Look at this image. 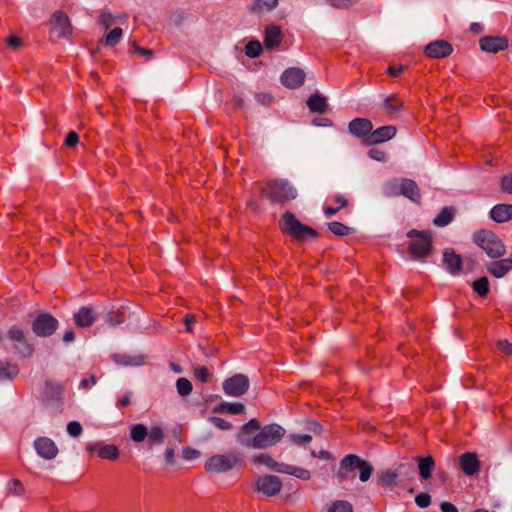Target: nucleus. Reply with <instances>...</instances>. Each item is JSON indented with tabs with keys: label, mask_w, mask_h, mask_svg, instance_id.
Listing matches in <instances>:
<instances>
[{
	"label": "nucleus",
	"mask_w": 512,
	"mask_h": 512,
	"mask_svg": "<svg viewBox=\"0 0 512 512\" xmlns=\"http://www.w3.org/2000/svg\"><path fill=\"white\" fill-rule=\"evenodd\" d=\"M285 432V429L276 423L260 427V422L253 418L242 426L237 441L246 448L266 449L279 443Z\"/></svg>",
	"instance_id": "obj_1"
},
{
	"label": "nucleus",
	"mask_w": 512,
	"mask_h": 512,
	"mask_svg": "<svg viewBox=\"0 0 512 512\" xmlns=\"http://www.w3.org/2000/svg\"><path fill=\"white\" fill-rule=\"evenodd\" d=\"M354 470H359V479L362 482H366L370 479L374 468L369 462L359 456L349 454L340 461V471L338 472L337 477L340 481H344L349 478L348 472H352Z\"/></svg>",
	"instance_id": "obj_2"
},
{
	"label": "nucleus",
	"mask_w": 512,
	"mask_h": 512,
	"mask_svg": "<svg viewBox=\"0 0 512 512\" xmlns=\"http://www.w3.org/2000/svg\"><path fill=\"white\" fill-rule=\"evenodd\" d=\"M473 240L491 258H500L506 253V247L504 243L492 231H476L473 234Z\"/></svg>",
	"instance_id": "obj_3"
},
{
	"label": "nucleus",
	"mask_w": 512,
	"mask_h": 512,
	"mask_svg": "<svg viewBox=\"0 0 512 512\" xmlns=\"http://www.w3.org/2000/svg\"><path fill=\"white\" fill-rule=\"evenodd\" d=\"M263 193L273 202L291 201L297 197V190L284 179L269 181L263 188Z\"/></svg>",
	"instance_id": "obj_4"
},
{
	"label": "nucleus",
	"mask_w": 512,
	"mask_h": 512,
	"mask_svg": "<svg viewBox=\"0 0 512 512\" xmlns=\"http://www.w3.org/2000/svg\"><path fill=\"white\" fill-rule=\"evenodd\" d=\"M281 228L284 232L293 235L296 239L302 241L307 237H316L317 232L307 225L301 224L296 217L286 212L281 221Z\"/></svg>",
	"instance_id": "obj_5"
},
{
	"label": "nucleus",
	"mask_w": 512,
	"mask_h": 512,
	"mask_svg": "<svg viewBox=\"0 0 512 512\" xmlns=\"http://www.w3.org/2000/svg\"><path fill=\"white\" fill-rule=\"evenodd\" d=\"M407 237L415 238L409 244V252L415 258L426 257L431 252V234L427 231L415 229L407 233Z\"/></svg>",
	"instance_id": "obj_6"
},
{
	"label": "nucleus",
	"mask_w": 512,
	"mask_h": 512,
	"mask_svg": "<svg viewBox=\"0 0 512 512\" xmlns=\"http://www.w3.org/2000/svg\"><path fill=\"white\" fill-rule=\"evenodd\" d=\"M6 338L13 342V348L23 358L30 359L33 356V347L26 339L22 328L11 326L6 332Z\"/></svg>",
	"instance_id": "obj_7"
},
{
	"label": "nucleus",
	"mask_w": 512,
	"mask_h": 512,
	"mask_svg": "<svg viewBox=\"0 0 512 512\" xmlns=\"http://www.w3.org/2000/svg\"><path fill=\"white\" fill-rule=\"evenodd\" d=\"M238 461L239 459L235 453L230 455L218 454L206 461L205 468L210 473H225L231 470Z\"/></svg>",
	"instance_id": "obj_8"
},
{
	"label": "nucleus",
	"mask_w": 512,
	"mask_h": 512,
	"mask_svg": "<svg viewBox=\"0 0 512 512\" xmlns=\"http://www.w3.org/2000/svg\"><path fill=\"white\" fill-rule=\"evenodd\" d=\"M59 325L58 320L49 313L39 314L32 323V331L39 337H49L54 334Z\"/></svg>",
	"instance_id": "obj_9"
},
{
	"label": "nucleus",
	"mask_w": 512,
	"mask_h": 512,
	"mask_svg": "<svg viewBox=\"0 0 512 512\" xmlns=\"http://www.w3.org/2000/svg\"><path fill=\"white\" fill-rule=\"evenodd\" d=\"M249 378L244 374H236L227 378L223 384V391L227 396L240 397L249 389Z\"/></svg>",
	"instance_id": "obj_10"
},
{
	"label": "nucleus",
	"mask_w": 512,
	"mask_h": 512,
	"mask_svg": "<svg viewBox=\"0 0 512 512\" xmlns=\"http://www.w3.org/2000/svg\"><path fill=\"white\" fill-rule=\"evenodd\" d=\"M50 30L60 38H67L71 35L70 20L62 11H56L49 21Z\"/></svg>",
	"instance_id": "obj_11"
},
{
	"label": "nucleus",
	"mask_w": 512,
	"mask_h": 512,
	"mask_svg": "<svg viewBox=\"0 0 512 512\" xmlns=\"http://www.w3.org/2000/svg\"><path fill=\"white\" fill-rule=\"evenodd\" d=\"M281 488V480L274 475H265L259 477L256 481V489L269 497L277 495L281 491Z\"/></svg>",
	"instance_id": "obj_12"
},
{
	"label": "nucleus",
	"mask_w": 512,
	"mask_h": 512,
	"mask_svg": "<svg viewBox=\"0 0 512 512\" xmlns=\"http://www.w3.org/2000/svg\"><path fill=\"white\" fill-rule=\"evenodd\" d=\"M39 457L45 460H52L58 454V448L55 442L48 437H38L33 443Z\"/></svg>",
	"instance_id": "obj_13"
},
{
	"label": "nucleus",
	"mask_w": 512,
	"mask_h": 512,
	"mask_svg": "<svg viewBox=\"0 0 512 512\" xmlns=\"http://www.w3.org/2000/svg\"><path fill=\"white\" fill-rule=\"evenodd\" d=\"M304 81L305 73L302 69L297 67L288 68L281 75V83L289 89L301 87Z\"/></svg>",
	"instance_id": "obj_14"
},
{
	"label": "nucleus",
	"mask_w": 512,
	"mask_h": 512,
	"mask_svg": "<svg viewBox=\"0 0 512 512\" xmlns=\"http://www.w3.org/2000/svg\"><path fill=\"white\" fill-rule=\"evenodd\" d=\"M453 51L452 45L446 40H436L430 42L425 47V54L434 59H441L448 57Z\"/></svg>",
	"instance_id": "obj_15"
},
{
	"label": "nucleus",
	"mask_w": 512,
	"mask_h": 512,
	"mask_svg": "<svg viewBox=\"0 0 512 512\" xmlns=\"http://www.w3.org/2000/svg\"><path fill=\"white\" fill-rule=\"evenodd\" d=\"M479 44L482 51L495 54L508 47V39L504 36H485Z\"/></svg>",
	"instance_id": "obj_16"
},
{
	"label": "nucleus",
	"mask_w": 512,
	"mask_h": 512,
	"mask_svg": "<svg viewBox=\"0 0 512 512\" xmlns=\"http://www.w3.org/2000/svg\"><path fill=\"white\" fill-rule=\"evenodd\" d=\"M396 135V127L392 125L382 126L372 130L365 142L369 145L380 144L392 139Z\"/></svg>",
	"instance_id": "obj_17"
},
{
	"label": "nucleus",
	"mask_w": 512,
	"mask_h": 512,
	"mask_svg": "<svg viewBox=\"0 0 512 512\" xmlns=\"http://www.w3.org/2000/svg\"><path fill=\"white\" fill-rule=\"evenodd\" d=\"M443 265L451 275H457L463 266L460 255L456 254L452 249L443 251Z\"/></svg>",
	"instance_id": "obj_18"
},
{
	"label": "nucleus",
	"mask_w": 512,
	"mask_h": 512,
	"mask_svg": "<svg viewBox=\"0 0 512 512\" xmlns=\"http://www.w3.org/2000/svg\"><path fill=\"white\" fill-rule=\"evenodd\" d=\"M459 464L467 476H473L477 474L480 470V462L478 460L477 454L473 452H468L459 457Z\"/></svg>",
	"instance_id": "obj_19"
},
{
	"label": "nucleus",
	"mask_w": 512,
	"mask_h": 512,
	"mask_svg": "<svg viewBox=\"0 0 512 512\" xmlns=\"http://www.w3.org/2000/svg\"><path fill=\"white\" fill-rule=\"evenodd\" d=\"M348 128L352 135L357 137L366 136L367 138L373 129V124L366 118H356L349 123Z\"/></svg>",
	"instance_id": "obj_20"
},
{
	"label": "nucleus",
	"mask_w": 512,
	"mask_h": 512,
	"mask_svg": "<svg viewBox=\"0 0 512 512\" xmlns=\"http://www.w3.org/2000/svg\"><path fill=\"white\" fill-rule=\"evenodd\" d=\"M487 271L496 278L504 277L512 270V259L506 258L490 262L486 265Z\"/></svg>",
	"instance_id": "obj_21"
},
{
	"label": "nucleus",
	"mask_w": 512,
	"mask_h": 512,
	"mask_svg": "<svg viewBox=\"0 0 512 512\" xmlns=\"http://www.w3.org/2000/svg\"><path fill=\"white\" fill-rule=\"evenodd\" d=\"M96 319V313L92 307L83 306L74 314V321L78 327H89Z\"/></svg>",
	"instance_id": "obj_22"
},
{
	"label": "nucleus",
	"mask_w": 512,
	"mask_h": 512,
	"mask_svg": "<svg viewBox=\"0 0 512 512\" xmlns=\"http://www.w3.org/2000/svg\"><path fill=\"white\" fill-rule=\"evenodd\" d=\"M490 216L495 222H507L512 218V205L497 204L491 209Z\"/></svg>",
	"instance_id": "obj_23"
},
{
	"label": "nucleus",
	"mask_w": 512,
	"mask_h": 512,
	"mask_svg": "<svg viewBox=\"0 0 512 512\" xmlns=\"http://www.w3.org/2000/svg\"><path fill=\"white\" fill-rule=\"evenodd\" d=\"M282 41V33L278 26L271 25L266 28L264 44L269 49H274L279 46Z\"/></svg>",
	"instance_id": "obj_24"
},
{
	"label": "nucleus",
	"mask_w": 512,
	"mask_h": 512,
	"mask_svg": "<svg viewBox=\"0 0 512 512\" xmlns=\"http://www.w3.org/2000/svg\"><path fill=\"white\" fill-rule=\"evenodd\" d=\"M415 461L418 463V470L423 480H428L432 476V471L435 466V461L432 456L415 457Z\"/></svg>",
	"instance_id": "obj_25"
},
{
	"label": "nucleus",
	"mask_w": 512,
	"mask_h": 512,
	"mask_svg": "<svg viewBox=\"0 0 512 512\" xmlns=\"http://www.w3.org/2000/svg\"><path fill=\"white\" fill-rule=\"evenodd\" d=\"M400 193L414 202H418L420 199L418 185L410 179H401Z\"/></svg>",
	"instance_id": "obj_26"
},
{
	"label": "nucleus",
	"mask_w": 512,
	"mask_h": 512,
	"mask_svg": "<svg viewBox=\"0 0 512 512\" xmlns=\"http://www.w3.org/2000/svg\"><path fill=\"white\" fill-rule=\"evenodd\" d=\"M278 472L292 475L303 481H308L311 478V473L307 469L283 463H281V467L278 469Z\"/></svg>",
	"instance_id": "obj_27"
},
{
	"label": "nucleus",
	"mask_w": 512,
	"mask_h": 512,
	"mask_svg": "<svg viewBox=\"0 0 512 512\" xmlns=\"http://www.w3.org/2000/svg\"><path fill=\"white\" fill-rule=\"evenodd\" d=\"M378 484L384 487L393 488L398 485L399 477L395 469H386L377 474Z\"/></svg>",
	"instance_id": "obj_28"
},
{
	"label": "nucleus",
	"mask_w": 512,
	"mask_h": 512,
	"mask_svg": "<svg viewBox=\"0 0 512 512\" xmlns=\"http://www.w3.org/2000/svg\"><path fill=\"white\" fill-rule=\"evenodd\" d=\"M245 411V406L241 403L222 402L213 408L214 413H228L230 415L241 414Z\"/></svg>",
	"instance_id": "obj_29"
},
{
	"label": "nucleus",
	"mask_w": 512,
	"mask_h": 512,
	"mask_svg": "<svg viewBox=\"0 0 512 512\" xmlns=\"http://www.w3.org/2000/svg\"><path fill=\"white\" fill-rule=\"evenodd\" d=\"M114 360L117 364L123 366L137 367L141 366L145 362V357L142 355H115Z\"/></svg>",
	"instance_id": "obj_30"
},
{
	"label": "nucleus",
	"mask_w": 512,
	"mask_h": 512,
	"mask_svg": "<svg viewBox=\"0 0 512 512\" xmlns=\"http://www.w3.org/2000/svg\"><path fill=\"white\" fill-rule=\"evenodd\" d=\"M307 105L314 113H324L327 110L326 99L319 94L311 95L307 100Z\"/></svg>",
	"instance_id": "obj_31"
},
{
	"label": "nucleus",
	"mask_w": 512,
	"mask_h": 512,
	"mask_svg": "<svg viewBox=\"0 0 512 512\" xmlns=\"http://www.w3.org/2000/svg\"><path fill=\"white\" fill-rule=\"evenodd\" d=\"M454 209L451 207H444L441 212L434 218L433 223L438 227L447 226L454 217Z\"/></svg>",
	"instance_id": "obj_32"
},
{
	"label": "nucleus",
	"mask_w": 512,
	"mask_h": 512,
	"mask_svg": "<svg viewBox=\"0 0 512 512\" xmlns=\"http://www.w3.org/2000/svg\"><path fill=\"white\" fill-rule=\"evenodd\" d=\"M19 374V369L16 365L8 362H0V381L13 380Z\"/></svg>",
	"instance_id": "obj_33"
},
{
	"label": "nucleus",
	"mask_w": 512,
	"mask_h": 512,
	"mask_svg": "<svg viewBox=\"0 0 512 512\" xmlns=\"http://www.w3.org/2000/svg\"><path fill=\"white\" fill-rule=\"evenodd\" d=\"M278 4V0H253L251 11L255 13L268 12L274 9Z\"/></svg>",
	"instance_id": "obj_34"
},
{
	"label": "nucleus",
	"mask_w": 512,
	"mask_h": 512,
	"mask_svg": "<svg viewBox=\"0 0 512 512\" xmlns=\"http://www.w3.org/2000/svg\"><path fill=\"white\" fill-rule=\"evenodd\" d=\"M98 454L103 459L115 460L119 456V450L117 446L112 444L98 445Z\"/></svg>",
	"instance_id": "obj_35"
},
{
	"label": "nucleus",
	"mask_w": 512,
	"mask_h": 512,
	"mask_svg": "<svg viewBox=\"0 0 512 512\" xmlns=\"http://www.w3.org/2000/svg\"><path fill=\"white\" fill-rule=\"evenodd\" d=\"M395 471L399 478L405 479V480H412L414 479V466L410 462H403L397 465L395 468Z\"/></svg>",
	"instance_id": "obj_36"
},
{
	"label": "nucleus",
	"mask_w": 512,
	"mask_h": 512,
	"mask_svg": "<svg viewBox=\"0 0 512 512\" xmlns=\"http://www.w3.org/2000/svg\"><path fill=\"white\" fill-rule=\"evenodd\" d=\"M382 105L387 113L392 114L400 110V108L403 106V102L395 95H390L383 98Z\"/></svg>",
	"instance_id": "obj_37"
},
{
	"label": "nucleus",
	"mask_w": 512,
	"mask_h": 512,
	"mask_svg": "<svg viewBox=\"0 0 512 512\" xmlns=\"http://www.w3.org/2000/svg\"><path fill=\"white\" fill-rule=\"evenodd\" d=\"M165 435V430L161 426H152L150 430H148V442L150 444H161L165 439Z\"/></svg>",
	"instance_id": "obj_38"
},
{
	"label": "nucleus",
	"mask_w": 512,
	"mask_h": 512,
	"mask_svg": "<svg viewBox=\"0 0 512 512\" xmlns=\"http://www.w3.org/2000/svg\"><path fill=\"white\" fill-rule=\"evenodd\" d=\"M253 462L256 464L265 465L278 472L281 464L276 462L269 454H258L253 457Z\"/></svg>",
	"instance_id": "obj_39"
},
{
	"label": "nucleus",
	"mask_w": 512,
	"mask_h": 512,
	"mask_svg": "<svg viewBox=\"0 0 512 512\" xmlns=\"http://www.w3.org/2000/svg\"><path fill=\"white\" fill-rule=\"evenodd\" d=\"M147 435L148 429L143 424H135L132 425L130 428V437L136 443L144 441Z\"/></svg>",
	"instance_id": "obj_40"
},
{
	"label": "nucleus",
	"mask_w": 512,
	"mask_h": 512,
	"mask_svg": "<svg viewBox=\"0 0 512 512\" xmlns=\"http://www.w3.org/2000/svg\"><path fill=\"white\" fill-rule=\"evenodd\" d=\"M472 287L480 297H485L489 293V280L487 277H481L473 282Z\"/></svg>",
	"instance_id": "obj_41"
},
{
	"label": "nucleus",
	"mask_w": 512,
	"mask_h": 512,
	"mask_svg": "<svg viewBox=\"0 0 512 512\" xmlns=\"http://www.w3.org/2000/svg\"><path fill=\"white\" fill-rule=\"evenodd\" d=\"M401 180L393 179L385 183L383 192L386 196H397L401 195Z\"/></svg>",
	"instance_id": "obj_42"
},
{
	"label": "nucleus",
	"mask_w": 512,
	"mask_h": 512,
	"mask_svg": "<svg viewBox=\"0 0 512 512\" xmlns=\"http://www.w3.org/2000/svg\"><path fill=\"white\" fill-rule=\"evenodd\" d=\"M123 30L120 27L114 28L110 31L104 38V43L106 46H114L116 45L122 38Z\"/></svg>",
	"instance_id": "obj_43"
},
{
	"label": "nucleus",
	"mask_w": 512,
	"mask_h": 512,
	"mask_svg": "<svg viewBox=\"0 0 512 512\" xmlns=\"http://www.w3.org/2000/svg\"><path fill=\"white\" fill-rule=\"evenodd\" d=\"M329 230L338 236H345L351 233L352 229L341 222L334 221L329 224Z\"/></svg>",
	"instance_id": "obj_44"
},
{
	"label": "nucleus",
	"mask_w": 512,
	"mask_h": 512,
	"mask_svg": "<svg viewBox=\"0 0 512 512\" xmlns=\"http://www.w3.org/2000/svg\"><path fill=\"white\" fill-rule=\"evenodd\" d=\"M328 512H353V507L348 501L338 500L331 504Z\"/></svg>",
	"instance_id": "obj_45"
},
{
	"label": "nucleus",
	"mask_w": 512,
	"mask_h": 512,
	"mask_svg": "<svg viewBox=\"0 0 512 512\" xmlns=\"http://www.w3.org/2000/svg\"><path fill=\"white\" fill-rule=\"evenodd\" d=\"M176 388H177V392L179 393V395L187 396L192 391V384L186 378H179L176 382Z\"/></svg>",
	"instance_id": "obj_46"
},
{
	"label": "nucleus",
	"mask_w": 512,
	"mask_h": 512,
	"mask_svg": "<svg viewBox=\"0 0 512 512\" xmlns=\"http://www.w3.org/2000/svg\"><path fill=\"white\" fill-rule=\"evenodd\" d=\"M262 46L258 41H250L245 47V53L250 58H256L260 55Z\"/></svg>",
	"instance_id": "obj_47"
},
{
	"label": "nucleus",
	"mask_w": 512,
	"mask_h": 512,
	"mask_svg": "<svg viewBox=\"0 0 512 512\" xmlns=\"http://www.w3.org/2000/svg\"><path fill=\"white\" fill-rule=\"evenodd\" d=\"M208 421L213 424L219 430H230L232 425L229 421L222 419L220 417L212 416L208 418Z\"/></svg>",
	"instance_id": "obj_48"
},
{
	"label": "nucleus",
	"mask_w": 512,
	"mask_h": 512,
	"mask_svg": "<svg viewBox=\"0 0 512 512\" xmlns=\"http://www.w3.org/2000/svg\"><path fill=\"white\" fill-rule=\"evenodd\" d=\"M116 20V16L110 12H102L99 16V23L105 28H110Z\"/></svg>",
	"instance_id": "obj_49"
},
{
	"label": "nucleus",
	"mask_w": 512,
	"mask_h": 512,
	"mask_svg": "<svg viewBox=\"0 0 512 512\" xmlns=\"http://www.w3.org/2000/svg\"><path fill=\"white\" fill-rule=\"evenodd\" d=\"M289 440L294 445H306L311 442L312 437L308 434H305V435L291 434V435H289Z\"/></svg>",
	"instance_id": "obj_50"
},
{
	"label": "nucleus",
	"mask_w": 512,
	"mask_h": 512,
	"mask_svg": "<svg viewBox=\"0 0 512 512\" xmlns=\"http://www.w3.org/2000/svg\"><path fill=\"white\" fill-rule=\"evenodd\" d=\"M327 3L336 9H348L353 5L354 0H327Z\"/></svg>",
	"instance_id": "obj_51"
},
{
	"label": "nucleus",
	"mask_w": 512,
	"mask_h": 512,
	"mask_svg": "<svg viewBox=\"0 0 512 512\" xmlns=\"http://www.w3.org/2000/svg\"><path fill=\"white\" fill-rule=\"evenodd\" d=\"M415 503L419 508H427L431 503V497L428 493H420L415 497Z\"/></svg>",
	"instance_id": "obj_52"
},
{
	"label": "nucleus",
	"mask_w": 512,
	"mask_h": 512,
	"mask_svg": "<svg viewBox=\"0 0 512 512\" xmlns=\"http://www.w3.org/2000/svg\"><path fill=\"white\" fill-rule=\"evenodd\" d=\"M67 432L70 436L78 437L82 434V426L77 421H71L67 425Z\"/></svg>",
	"instance_id": "obj_53"
},
{
	"label": "nucleus",
	"mask_w": 512,
	"mask_h": 512,
	"mask_svg": "<svg viewBox=\"0 0 512 512\" xmlns=\"http://www.w3.org/2000/svg\"><path fill=\"white\" fill-rule=\"evenodd\" d=\"M194 375L199 381L205 383L208 381L210 373L207 368L203 366H197L194 368Z\"/></svg>",
	"instance_id": "obj_54"
},
{
	"label": "nucleus",
	"mask_w": 512,
	"mask_h": 512,
	"mask_svg": "<svg viewBox=\"0 0 512 512\" xmlns=\"http://www.w3.org/2000/svg\"><path fill=\"white\" fill-rule=\"evenodd\" d=\"M368 156L371 159L379 161V162H385L387 159V154L384 151L375 149V148L370 149L368 151Z\"/></svg>",
	"instance_id": "obj_55"
},
{
	"label": "nucleus",
	"mask_w": 512,
	"mask_h": 512,
	"mask_svg": "<svg viewBox=\"0 0 512 512\" xmlns=\"http://www.w3.org/2000/svg\"><path fill=\"white\" fill-rule=\"evenodd\" d=\"M501 188L504 192L512 194V173L503 176Z\"/></svg>",
	"instance_id": "obj_56"
},
{
	"label": "nucleus",
	"mask_w": 512,
	"mask_h": 512,
	"mask_svg": "<svg viewBox=\"0 0 512 512\" xmlns=\"http://www.w3.org/2000/svg\"><path fill=\"white\" fill-rule=\"evenodd\" d=\"M497 346L502 353L506 355L512 354V343H510L508 340H499L497 342Z\"/></svg>",
	"instance_id": "obj_57"
},
{
	"label": "nucleus",
	"mask_w": 512,
	"mask_h": 512,
	"mask_svg": "<svg viewBox=\"0 0 512 512\" xmlns=\"http://www.w3.org/2000/svg\"><path fill=\"white\" fill-rule=\"evenodd\" d=\"M105 321L110 324V325H113V326H116V325H119L123 322V319L120 318V315L119 313H117L116 315H114L113 312H109L107 315H106V318H105Z\"/></svg>",
	"instance_id": "obj_58"
},
{
	"label": "nucleus",
	"mask_w": 512,
	"mask_h": 512,
	"mask_svg": "<svg viewBox=\"0 0 512 512\" xmlns=\"http://www.w3.org/2000/svg\"><path fill=\"white\" fill-rule=\"evenodd\" d=\"M79 142V136L75 131L68 133L65 139V144L68 146H75Z\"/></svg>",
	"instance_id": "obj_59"
},
{
	"label": "nucleus",
	"mask_w": 512,
	"mask_h": 512,
	"mask_svg": "<svg viewBox=\"0 0 512 512\" xmlns=\"http://www.w3.org/2000/svg\"><path fill=\"white\" fill-rule=\"evenodd\" d=\"M255 99L262 105H268L272 101V96L268 93H259L256 94Z\"/></svg>",
	"instance_id": "obj_60"
},
{
	"label": "nucleus",
	"mask_w": 512,
	"mask_h": 512,
	"mask_svg": "<svg viewBox=\"0 0 512 512\" xmlns=\"http://www.w3.org/2000/svg\"><path fill=\"white\" fill-rule=\"evenodd\" d=\"M132 392H126L117 402V407H124L130 404Z\"/></svg>",
	"instance_id": "obj_61"
},
{
	"label": "nucleus",
	"mask_w": 512,
	"mask_h": 512,
	"mask_svg": "<svg viewBox=\"0 0 512 512\" xmlns=\"http://www.w3.org/2000/svg\"><path fill=\"white\" fill-rule=\"evenodd\" d=\"M96 382H97L96 376L90 375L89 378L83 379L80 384L83 388L88 389L91 386H94L96 384Z\"/></svg>",
	"instance_id": "obj_62"
},
{
	"label": "nucleus",
	"mask_w": 512,
	"mask_h": 512,
	"mask_svg": "<svg viewBox=\"0 0 512 512\" xmlns=\"http://www.w3.org/2000/svg\"><path fill=\"white\" fill-rule=\"evenodd\" d=\"M313 125L320 127H331L332 122L327 118H316L312 121Z\"/></svg>",
	"instance_id": "obj_63"
},
{
	"label": "nucleus",
	"mask_w": 512,
	"mask_h": 512,
	"mask_svg": "<svg viewBox=\"0 0 512 512\" xmlns=\"http://www.w3.org/2000/svg\"><path fill=\"white\" fill-rule=\"evenodd\" d=\"M440 508L442 512H458L457 507L449 502H442Z\"/></svg>",
	"instance_id": "obj_64"
}]
</instances>
